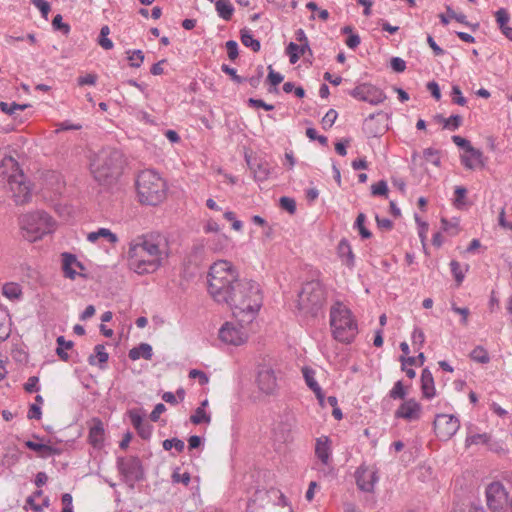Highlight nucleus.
I'll return each instance as SVG.
<instances>
[{
  "label": "nucleus",
  "instance_id": "nucleus-1",
  "mask_svg": "<svg viewBox=\"0 0 512 512\" xmlns=\"http://www.w3.org/2000/svg\"><path fill=\"white\" fill-rule=\"evenodd\" d=\"M208 291L217 303L230 307L236 320L244 323H253L263 304L260 285L253 280L240 279L236 268L227 260L211 265Z\"/></svg>",
  "mask_w": 512,
  "mask_h": 512
},
{
  "label": "nucleus",
  "instance_id": "nucleus-2",
  "mask_svg": "<svg viewBox=\"0 0 512 512\" xmlns=\"http://www.w3.org/2000/svg\"><path fill=\"white\" fill-rule=\"evenodd\" d=\"M166 258L165 245L159 238L143 235L132 239L128 244V267L139 275L154 273Z\"/></svg>",
  "mask_w": 512,
  "mask_h": 512
},
{
  "label": "nucleus",
  "instance_id": "nucleus-3",
  "mask_svg": "<svg viewBox=\"0 0 512 512\" xmlns=\"http://www.w3.org/2000/svg\"><path fill=\"white\" fill-rule=\"evenodd\" d=\"M0 187L6 189L16 204H25L32 197L30 183L17 161L0 151Z\"/></svg>",
  "mask_w": 512,
  "mask_h": 512
},
{
  "label": "nucleus",
  "instance_id": "nucleus-4",
  "mask_svg": "<svg viewBox=\"0 0 512 512\" xmlns=\"http://www.w3.org/2000/svg\"><path fill=\"white\" fill-rule=\"evenodd\" d=\"M123 165V154L119 150L105 148L93 156L90 171L99 184L108 185L121 174Z\"/></svg>",
  "mask_w": 512,
  "mask_h": 512
},
{
  "label": "nucleus",
  "instance_id": "nucleus-5",
  "mask_svg": "<svg viewBox=\"0 0 512 512\" xmlns=\"http://www.w3.org/2000/svg\"><path fill=\"white\" fill-rule=\"evenodd\" d=\"M136 190L142 204L157 205L165 199L167 186L158 172L146 169L137 176Z\"/></svg>",
  "mask_w": 512,
  "mask_h": 512
},
{
  "label": "nucleus",
  "instance_id": "nucleus-6",
  "mask_svg": "<svg viewBox=\"0 0 512 512\" xmlns=\"http://www.w3.org/2000/svg\"><path fill=\"white\" fill-rule=\"evenodd\" d=\"M330 325L334 338L343 343L352 342L358 333V326L351 311L341 303H336L331 308Z\"/></svg>",
  "mask_w": 512,
  "mask_h": 512
},
{
  "label": "nucleus",
  "instance_id": "nucleus-7",
  "mask_svg": "<svg viewBox=\"0 0 512 512\" xmlns=\"http://www.w3.org/2000/svg\"><path fill=\"white\" fill-rule=\"evenodd\" d=\"M20 225L23 236L30 242L41 239L55 229V221L44 211H35L23 215L20 219Z\"/></svg>",
  "mask_w": 512,
  "mask_h": 512
},
{
  "label": "nucleus",
  "instance_id": "nucleus-8",
  "mask_svg": "<svg viewBox=\"0 0 512 512\" xmlns=\"http://www.w3.org/2000/svg\"><path fill=\"white\" fill-rule=\"evenodd\" d=\"M326 292L319 281H310L303 285L297 298V308L304 315H316L323 307Z\"/></svg>",
  "mask_w": 512,
  "mask_h": 512
},
{
  "label": "nucleus",
  "instance_id": "nucleus-9",
  "mask_svg": "<svg viewBox=\"0 0 512 512\" xmlns=\"http://www.w3.org/2000/svg\"><path fill=\"white\" fill-rule=\"evenodd\" d=\"M252 323H244L236 320L224 323L219 329V339L233 346H240L247 342L251 333Z\"/></svg>",
  "mask_w": 512,
  "mask_h": 512
},
{
  "label": "nucleus",
  "instance_id": "nucleus-10",
  "mask_svg": "<svg viewBox=\"0 0 512 512\" xmlns=\"http://www.w3.org/2000/svg\"><path fill=\"white\" fill-rule=\"evenodd\" d=\"M117 468L125 483L134 488L135 483L144 479L141 460L136 456L118 457Z\"/></svg>",
  "mask_w": 512,
  "mask_h": 512
},
{
  "label": "nucleus",
  "instance_id": "nucleus-11",
  "mask_svg": "<svg viewBox=\"0 0 512 512\" xmlns=\"http://www.w3.org/2000/svg\"><path fill=\"white\" fill-rule=\"evenodd\" d=\"M280 371L269 365L258 368L256 384L259 391L265 395H276L279 390Z\"/></svg>",
  "mask_w": 512,
  "mask_h": 512
},
{
  "label": "nucleus",
  "instance_id": "nucleus-12",
  "mask_svg": "<svg viewBox=\"0 0 512 512\" xmlns=\"http://www.w3.org/2000/svg\"><path fill=\"white\" fill-rule=\"evenodd\" d=\"M486 502L493 512H504L508 504V492L501 482H492L486 487Z\"/></svg>",
  "mask_w": 512,
  "mask_h": 512
},
{
  "label": "nucleus",
  "instance_id": "nucleus-13",
  "mask_svg": "<svg viewBox=\"0 0 512 512\" xmlns=\"http://www.w3.org/2000/svg\"><path fill=\"white\" fill-rule=\"evenodd\" d=\"M433 424L437 437L444 441L451 439L460 428L459 419L450 414H438Z\"/></svg>",
  "mask_w": 512,
  "mask_h": 512
},
{
  "label": "nucleus",
  "instance_id": "nucleus-14",
  "mask_svg": "<svg viewBox=\"0 0 512 512\" xmlns=\"http://www.w3.org/2000/svg\"><path fill=\"white\" fill-rule=\"evenodd\" d=\"M353 98L368 102L371 105H378L386 100V94L378 87L370 83L357 85L349 93Z\"/></svg>",
  "mask_w": 512,
  "mask_h": 512
},
{
  "label": "nucleus",
  "instance_id": "nucleus-15",
  "mask_svg": "<svg viewBox=\"0 0 512 512\" xmlns=\"http://www.w3.org/2000/svg\"><path fill=\"white\" fill-rule=\"evenodd\" d=\"M378 480V470L375 466L361 465L356 471L357 486L364 492H373Z\"/></svg>",
  "mask_w": 512,
  "mask_h": 512
},
{
  "label": "nucleus",
  "instance_id": "nucleus-16",
  "mask_svg": "<svg viewBox=\"0 0 512 512\" xmlns=\"http://www.w3.org/2000/svg\"><path fill=\"white\" fill-rule=\"evenodd\" d=\"M395 416L408 421L418 420L421 416V405L413 398L408 399L398 407Z\"/></svg>",
  "mask_w": 512,
  "mask_h": 512
},
{
  "label": "nucleus",
  "instance_id": "nucleus-17",
  "mask_svg": "<svg viewBox=\"0 0 512 512\" xmlns=\"http://www.w3.org/2000/svg\"><path fill=\"white\" fill-rule=\"evenodd\" d=\"M62 270L66 278L74 280L76 276L82 275L81 272L84 270V266L80 261H78L75 255L71 253H63Z\"/></svg>",
  "mask_w": 512,
  "mask_h": 512
},
{
  "label": "nucleus",
  "instance_id": "nucleus-18",
  "mask_svg": "<svg viewBox=\"0 0 512 512\" xmlns=\"http://www.w3.org/2000/svg\"><path fill=\"white\" fill-rule=\"evenodd\" d=\"M461 163L467 169H476L484 166L483 153L474 147L461 156Z\"/></svg>",
  "mask_w": 512,
  "mask_h": 512
},
{
  "label": "nucleus",
  "instance_id": "nucleus-19",
  "mask_svg": "<svg viewBox=\"0 0 512 512\" xmlns=\"http://www.w3.org/2000/svg\"><path fill=\"white\" fill-rule=\"evenodd\" d=\"M105 439V430L100 420H94L89 429L88 441L96 449L102 448Z\"/></svg>",
  "mask_w": 512,
  "mask_h": 512
},
{
  "label": "nucleus",
  "instance_id": "nucleus-20",
  "mask_svg": "<svg viewBox=\"0 0 512 512\" xmlns=\"http://www.w3.org/2000/svg\"><path fill=\"white\" fill-rule=\"evenodd\" d=\"M302 374H303V377H304V380H305L307 386L315 393L320 404L323 405L324 393H323L320 385L316 381L315 371L310 367H303Z\"/></svg>",
  "mask_w": 512,
  "mask_h": 512
},
{
  "label": "nucleus",
  "instance_id": "nucleus-21",
  "mask_svg": "<svg viewBox=\"0 0 512 512\" xmlns=\"http://www.w3.org/2000/svg\"><path fill=\"white\" fill-rule=\"evenodd\" d=\"M315 454L324 465L329 463L331 456V444L327 436H321L316 440Z\"/></svg>",
  "mask_w": 512,
  "mask_h": 512
},
{
  "label": "nucleus",
  "instance_id": "nucleus-22",
  "mask_svg": "<svg viewBox=\"0 0 512 512\" xmlns=\"http://www.w3.org/2000/svg\"><path fill=\"white\" fill-rule=\"evenodd\" d=\"M306 52L311 53L309 43L296 44L294 42H290L286 47V54L289 56L291 64H296L300 57L304 56Z\"/></svg>",
  "mask_w": 512,
  "mask_h": 512
},
{
  "label": "nucleus",
  "instance_id": "nucleus-23",
  "mask_svg": "<svg viewBox=\"0 0 512 512\" xmlns=\"http://www.w3.org/2000/svg\"><path fill=\"white\" fill-rule=\"evenodd\" d=\"M421 389H422L423 396L427 399L433 398L436 394L434 378H433L431 371L428 368H425L422 371Z\"/></svg>",
  "mask_w": 512,
  "mask_h": 512
},
{
  "label": "nucleus",
  "instance_id": "nucleus-24",
  "mask_svg": "<svg viewBox=\"0 0 512 512\" xmlns=\"http://www.w3.org/2000/svg\"><path fill=\"white\" fill-rule=\"evenodd\" d=\"M26 447L37 452L41 457L46 458L51 455H59L61 450L58 448H54L47 444L38 443L35 441L28 440L25 442Z\"/></svg>",
  "mask_w": 512,
  "mask_h": 512
},
{
  "label": "nucleus",
  "instance_id": "nucleus-25",
  "mask_svg": "<svg viewBox=\"0 0 512 512\" xmlns=\"http://www.w3.org/2000/svg\"><path fill=\"white\" fill-rule=\"evenodd\" d=\"M129 358L136 361L140 358L151 360L153 356L152 346L148 343H141L129 351Z\"/></svg>",
  "mask_w": 512,
  "mask_h": 512
},
{
  "label": "nucleus",
  "instance_id": "nucleus-26",
  "mask_svg": "<svg viewBox=\"0 0 512 512\" xmlns=\"http://www.w3.org/2000/svg\"><path fill=\"white\" fill-rule=\"evenodd\" d=\"M99 238H103L112 244L118 241L117 235L108 228H99L97 231L90 232L87 235V240L91 243H95Z\"/></svg>",
  "mask_w": 512,
  "mask_h": 512
},
{
  "label": "nucleus",
  "instance_id": "nucleus-27",
  "mask_svg": "<svg viewBox=\"0 0 512 512\" xmlns=\"http://www.w3.org/2000/svg\"><path fill=\"white\" fill-rule=\"evenodd\" d=\"M338 255L345 265L353 267L354 254L347 240L342 239L338 244Z\"/></svg>",
  "mask_w": 512,
  "mask_h": 512
},
{
  "label": "nucleus",
  "instance_id": "nucleus-28",
  "mask_svg": "<svg viewBox=\"0 0 512 512\" xmlns=\"http://www.w3.org/2000/svg\"><path fill=\"white\" fill-rule=\"evenodd\" d=\"M11 332V322L9 314L0 307V342L5 341Z\"/></svg>",
  "mask_w": 512,
  "mask_h": 512
},
{
  "label": "nucleus",
  "instance_id": "nucleus-29",
  "mask_svg": "<svg viewBox=\"0 0 512 512\" xmlns=\"http://www.w3.org/2000/svg\"><path fill=\"white\" fill-rule=\"evenodd\" d=\"M215 9L218 16L226 21L231 19L234 12V7L228 0H217L215 3Z\"/></svg>",
  "mask_w": 512,
  "mask_h": 512
},
{
  "label": "nucleus",
  "instance_id": "nucleus-30",
  "mask_svg": "<svg viewBox=\"0 0 512 512\" xmlns=\"http://www.w3.org/2000/svg\"><path fill=\"white\" fill-rule=\"evenodd\" d=\"M3 295L9 300H18L22 295V289L19 284L14 282H9L3 285L2 287Z\"/></svg>",
  "mask_w": 512,
  "mask_h": 512
},
{
  "label": "nucleus",
  "instance_id": "nucleus-31",
  "mask_svg": "<svg viewBox=\"0 0 512 512\" xmlns=\"http://www.w3.org/2000/svg\"><path fill=\"white\" fill-rule=\"evenodd\" d=\"M241 42L244 46L251 48L254 52H258L261 48L260 42L254 38L251 31L247 28L241 30Z\"/></svg>",
  "mask_w": 512,
  "mask_h": 512
},
{
  "label": "nucleus",
  "instance_id": "nucleus-32",
  "mask_svg": "<svg viewBox=\"0 0 512 512\" xmlns=\"http://www.w3.org/2000/svg\"><path fill=\"white\" fill-rule=\"evenodd\" d=\"M94 352H95V354L90 355L88 358L90 365H95L96 359L101 364L106 363L108 361L109 356H108V353L105 351V347L103 345H101V344L96 345L94 348Z\"/></svg>",
  "mask_w": 512,
  "mask_h": 512
},
{
  "label": "nucleus",
  "instance_id": "nucleus-33",
  "mask_svg": "<svg viewBox=\"0 0 512 512\" xmlns=\"http://www.w3.org/2000/svg\"><path fill=\"white\" fill-rule=\"evenodd\" d=\"M190 421L195 425L202 423L209 424L211 422V415L207 413L205 409L197 408L195 412L190 416Z\"/></svg>",
  "mask_w": 512,
  "mask_h": 512
},
{
  "label": "nucleus",
  "instance_id": "nucleus-34",
  "mask_svg": "<svg viewBox=\"0 0 512 512\" xmlns=\"http://www.w3.org/2000/svg\"><path fill=\"white\" fill-rule=\"evenodd\" d=\"M57 344H58V347L56 349L57 355L62 360H67L68 354L64 351V349H70L73 346V343L71 341H66L63 336H59L57 338Z\"/></svg>",
  "mask_w": 512,
  "mask_h": 512
},
{
  "label": "nucleus",
  "instance_id": "nucleus-35",
  "mask_svg": "<svg viewBox=\"0 0 512 512\" xmlns=\"http://www.w3.org/2000/svg\"><path fill=\"white\" fill-rule=\"evenodd\" d=\"M470 356L474 361L482 364L488 363L490 360L488 352L482 346L474 348Z\"/></svg>",
  "mask_w": 512,
  "mask_h": 512
},
{
  "label": "nucleus",
  "instance_id": "nucleus-36",
  "mask_svg": "<svg viewBox=\"0 0 512 512\" xmlns=\"http://www.w3.org/2000/svg\"><path fill=\"white\" fill-rule=\"evenodd\" d=\"M26 107H27V105H25V104L20 105L15 102H13V103L0 102L1 111H3L4 113H6L8 115H15V114H17L18 111L25 110Z\"/></svg>",
  "mask_w": 512,
  "mask_h": 512
},
{
  "label": "nucleus",
  "instance_id": "nucleus-37",
  "mask_svg": "<svg viewBox=\"0 0 512 512\" xmlns=\"http://www.w3.org/2000/svg\"><path fill=\"white\" fill-rule=\"evenodd\" d=\"M366 221V216L363 213L358 214L356 221L354 223V227L358 229L362 238H370L371 232L365 227L364 223Z\"/></svg>",
  "mask_w": 512,
  "mask_h": 512
},
{
  "label": "nucleus",
  "instance_id": "nucleus-38",
  "mask_svg": "<svg viewBox=\"0 0 512 512\" xmlns=\"http://www.w3.org/2000/svg\"><path fill=\"white\" fill-rule=\"evenodd\" d=\"M163 448L164 450H171L172 448H174L177 452H182L185 448V443L184 441H182L181 439H178V438H171V439H166L163 441Z\"/></svg>",
  "mask_w": 512,
  "mask_h": 512
},
{
  "label": "nucleus",
  "instance_id": "nucleus-39",
  "mask_svg": "<svg viewBox=\"0 0 512 512\" xmlns=\"http://www.w3.org/2000/svg\"><path fill=\"white\" fill-rule=\"evenodd\" d=\"M411 340H412V345L415 348L420 349L424 345V342H425V334H424L423 330L419 327H415L412 332V335H411Z\"/></svg>",
  "mask_w": 512,
  "mask_h": 512
},
{
  "label": "nucleus",
  "instance_id": "nucleus-40",
  "mask_svg": "<svg viewBox=\"0 0 512 512\" xmlns=\"http://www.w3.org/2000/svg\"><path fill=\"white\" fill-rule=\"evenodd\" d=\"M371 193L374 196H384L387 197L388 194V186L386 181L381 180L377 183L372 184L371 186Z\"/></svg>",
  "mask_w": 512,
  "mask_h": 512
},
{
  "label": "nucleus",
  "instance_id": "nucleus-41",
  "mask_svg": "<svg viewBox=\"0 0 512 512\" xmlns=\"http://www.w3.org/2000/svg\"><path fill=\"white\" fill-rule=\"evenodd\" d=\"M495 16H496V22H497L499 28L501 29V31H503L505 28L508 27V22L510 20V17H509L508 12L505 9H503V8L499 9L496 12Z\"/></svg>",
  "mask_w": 512,
  "mask_h": 512
},
{
  "label": "nucleus",
  "instance_id": "nucleus-42",
  "mask_svg": "<svg viewBox=\"0 0 512 512\" xmlns=\"http://www.w3.org/2000/svg\"><path fill=\"white\" fill-rule=\"evenodd\" d=\"M128 60L130 62V65L132 67L138 68L141 66V64L144 61V54L141 50H134L131 52H128Z\"/></svg>",
  "mask_w": 512,
  "mask_h": 512
},
{
  "label": "nucleus",
  "instance_id": "nucleus-43",
  "mask_svg": "<svg viewBox=\"0 0 512 512\" xmlns=\"http://www.w3.org/2000/svg\"><path fill=\"white\" fill-rule=\"evenodd\" d=\"M423 156L427 162L432 163L435 166L440 165V156L439 152L433 148H426L423 151Z\"/></svg>",
  "mask_w": 512,
  "mask_h": 512
},
{
  "label": "nucleus",
  "instance_id": "nucleus-44",
  "mask_svg": "<svg viewBox=\"0 0 512 512\" xmlns=\"http://www.w3.org/2000/svg\"><path fill=\"white\" fill-rule=\"evenodd\" d=\"M462 120L460 115H452L447 119H443L444 128L456 130L462 124Z\"/></svg>",
  "mask_w": 512,
  "mask_h": 512
},
{
  "label": "nucleus",
  "instance_id": "nucleus-45",
  "mask_svg": "<svg viewBox=\"0 0 512 512\" xmlns=\"http://www.w3.org/2000/svg\"><path fill=\"white\" fill-rule=\"evenodd\" d=\"M406 395L402 381H397L389 392V396L393 399H403Z\"/></svg>",
  "mask_w": 512,
  "mask_h": 512
},
{
  "label": "nucleus",
  "instance_id": "nucleus-46",
  "mask_svg": "<svg viewBox=\"0 0 512 512\" xmlns=\"http://www.w3.org/2000/svg\"><path fill=\"white\" fill-rule=\"evenodd\" d=\"M52 26L55 30L62 31L65 35L70 32V26L63 22L62 16L57 14L52 20Z\"/></svg>",
  "mask_w": 512,
  "mask_h": 512
},
{
  "label": "nucleus",
  "instance_id": "nucleus-47",
  "mask_svg": "<svg viewBox=\"0 0 512 512\" xmlns=\"http://www.w3.org/2000/svg\"><path fill=\"white\" fill-rule=\"evenodd\" d=\"M338 117V113L334 109H330L322 118V124L325 129L331 128Z\"/></svg>",
  "mask_w": 512,
  "mask_h": 512
},
{
  "label": "nucleus",
  "instance_id": "nucleus-48",
  "mask_svg": "<svg viewBox=\"0 0 512 512\" xmlns=\"http://www.w3.org/2000/svg\"><path fill=\"white\" fill-rule=\"evenodd\" d=\"M24 389L28 393L38 392L40 389L39 378L37 376L29 377L27 382L24 385Z\"/></svg>",
  "mask_w": 512,
  "mask_h": 512
},
{
  "label": "nucleus",
  "instance_id": "nucleus-49",
  "mask_svg": "<svg viewBox=\"0 0 512 512\" xmlns=\"http://www.w3.org/2000/svg\"><path fill=\"white\" fill-rule=\"evenodd\" d=\"M450 268L452 274L455 277V280L457 281L458 284H460L464 279V273L461 270L460 264L457 261L453 260L450 263Z\"/></svg>",
  "mask_w": 512,
  "mask_h": 512
},
{
  "label": "nucleus",
  "instance_id": "nucleus-50",
  "mask_svg": "<svg viewBox=\"0 0 512 512\" xmlns=\"http://www.w3.org/2000/svg\"><path fill=\"white\" fill-rule=\"evenodd\" d=\"M33 5L38 8L42 16L47 19L50 12V4L46 0H32Z\"/></svg>",
  "mask_w": 512,
  "mask_h": 512
},
{
  "label": "nucleus",
  "instance_id": "nucleus-51",
  "mask_svg": "<svg viewBox=\"0 0 512 512\" xmlns=\"http://www.w3.org/2000/svg\"><path fill=\"white\" fill-rule=\"evenodd\" d=\"M189 377L191 379H197L200 385H205L209 382L208 376L203 371L197 369H192L189 372Z\"/></svg>",
  "mask_w": 512,
  "mask_h": 512
},
{
  "label": "nucleus",
  "instance_id": "nucleus-52",
  "mask_svg": "<svg viewBox=\"0 0 512 512\" xmlns=\"http://www.w3.org/2000/svg\"><path fill=\"white\" fill-rule=\"evenodd\" d=\"M452 101L460 106H464L467 102L466 98L462 95L459 86L452 87Z\"/></svg>",
  "mask_w": 512,
  "mask_h": 512
},
{
  "label": "nucleus",
  "instance_id": "nucleus-53",
  "mask_svg": "<svg viewBox=\"0 0 512 512\" xmlns=\"http://www.w3.org/2000/svg\"><path fill=\"white\" fill-rule=\"evenodd\" d=\"M248 105L253 108H263L264 110L271 111L274 109V106L271 104H267L261 99L249 98Z\"/></svg>",
  "mask_w": 512,
  "mask_h": 512
},
{
  "label": "nucleus",
  "instance_id": "nucleus-54",
  "mask_svg": "<svg viewBox=\"0 0 512 512\" xmlns=\"http://www.w3.org/2000/svg\"><path fill=\"white\" fill-rule=\"evenodd\" d=\"M451 309L453 312L457 313L461 317V323L463 325H467L468 323V316L470 314V311L466 307H457L455 304H452Z\"/></svg>",
  "mask_w": 512,
  "mask_h": 512
},
{
  "label": "nucleus",
  "instance_id": "nucleus-55",
  "mask_svg": "<svg viewBox=\"0 0 512 512\" xmlns=\"http://www.w3.org/2000/svg\"><path fill=\"white\" fill-rule=\"evenodd\" d=\"M280 205L284 210L288 211L291 214L294 213L296 210V203L294 199L289 197H281Z\"/></svg>",
  "mask_w": 512,
  "mask_h": 512
},
{
  "label": "nucleus",
  "instance_id": "nucleus-56",
  "mask_svg": "<svg viewBox=\"0 0 512 512\" xmlns=\"http://www.w3.org/2000/svg\"><path fill=\"white\" fill-rule=\"evenodd\" d=\"M226 49L230 60H235L238 57V44L234 40L226 42Z\"/></svg>",
  "mask_w": 512,
  "mask_h": 512
},
{
  "label": "nucleus",
  "instance_id": "nucleus-57",
  "mask_svg": "<svg viewBox=\"0 0 512 512\" xmlns=\"http://www.w3.org/2000/svg\"><path fill=\"white\" fill-rule=\"evenodd\" d=\"M97 81V75L96 74H86L84 76H80L77 78V83L80 86L84 85H95Z\"/></svg>",
  "mask_w": 512,
  "mask_h": 512
},
{
  "label": "nucleus",
  "instance_id": "nucleus-58",
  "mask_svg": "<svg viewBox=\"0 0 512 512\" xmlns=\"http://www.w3.org/2000/svg\"><path fill=\"white\" fill-rule=\"evenodd\" d=\"M172 480L175 483H182L187 486L190 482V474L187 472L181 474L178 471H175L172 475Z\"/></svg>",
  "mask_w": 512,
  "mask_h": 512
},
{
  "label": "nucleus",
  "instance_id": "nucleus-59",
  "mask_svg": "<svg viewBox=\"0 0 512 512\" xmlns=\"http://www.w3.org/2000/svg\"><path fill=\"white\" fill-rule=\"evenodd\" d=\"M391 68L395 71V72H403L405 69H406V62L399 58V57H393L391 59Z\"/></svg>",
  "mask_w": 512,
  "mask_h": 512
},
{
  "label": "nucleus",
  "instance_id": "nucleus-60",
  "mask_svg": "<svg viewBox=\"0 0 512 512\" xmlns=\"http://www.w3.org/2000/svg\"><path fill=\"white\" fill-rule=\"evenodd\" d=\"M415 221L419 226V232H418L419 237H420L422 243H424V241L426 240L427 232H428V224L426 222L421 221L417 215L415 216Z\"/></svg>",
  "mask_w": 512,
  "mask_h": 512
},
{
  "label": "nucleus",
  "instance_id": "nucleus-61",
  "mask_svg": "<svg viewBox=\"0 0 512 512\" xmlns=\"http://www.w3.org/2000/svg\"><path fill=\"white\" fill-rule=\"evenodd\" d=\"M268 81L273 86H277L283 81V76L279 72H275L271 66H269Z\"/></svg>",
  "mask_w": 512,
  "mask_h": 512
},
{
  "label": "nucleus",
  "instance_id": "nucleus-62",
  "mask_svg": "<svg viewBox=\"0 0 512 512\" xmlns=\"http://www.w3.org/2000/svg\"><path fill=\"white\" fill-rule=\"evenodd\" d=\"M452 141L458 147L465 149V152H467L470 148L473 147L467 139H465L459 135L452 136Z\"/></svg>",
  "mask_w": 512,
  "mask_h": 512
},
{
  "label": "nucleus",
  "instance_id": "nucleus-63",
  "mask_svg": "<svg viewBox=\"0 0 512 512\" xmlns=\"http://www.w3.org/2000/svg\"><path fill=\"white\" fill-rule=\"evenodd\" d=\"M28 418L29 419H37L39 420L42 416L41 406L38 404H32L29 407L28 411Z\"/></svg>",
  "mask_w": 512,
  "mask_h": 512
},
{
  "label": "nucleus",
  "instance_id": "nucleus-64",
  "mask_svg": "<svg viewBox=\"0 0 512 512\" xmlns=\"http://www.w3.org/2000/svg\"><path fill=\"white\" fill-rule=\"evenodd\" d=\"M62 503L64 505L62 512H73L72 496L69 493L62 495Z\"/></svg>",
  "mask_w": 512,
  "mask_h": 512
}]
</instances>
